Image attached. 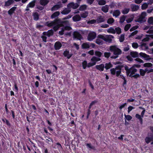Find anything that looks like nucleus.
<instances>
[{
  "label": "nucleus",
  "instance_id": "obj_1",
  "mask_svg": "<svg viewBox=\"0 0 153 153\" xmlns=\"http://www.w3.org/2000/svg\"><path fill=\"white\" fill-rule=\"evenodd\" d=\"M56 23L59 24L61 27H63L62 28L65 30H71V27L69 26L70 25L69 21L68 20H64L62 19L57 18L56 19Z\"/></svg>",
  "mask_w": 153,
  "mask_h": 153
},
{
  "label": "nucleus",
  "instance_id": "obj_2",
  "mask_svg": "<svg viewBox=\"0 0 153 153\" xmlns=\"http://www.w3.org/2000/svg\"><path fill=\"white\" fill-rule=\"evenodd\" d=\"M110 50L111 52H113L114 55H113L111 57L112 59H115L118 57V56L122 53L121 50L117 47L115 45H112L110 47Z\"/></svg>",
  "mask_w": 153,
  "mask_h": 153
},
{
  "label": "nucleus",
  "instance_id": "obj_3",
  "mask_svg": "<svg viewBox=\"0 0 153 153\" xmlns=\"http://www.w3.org/2000/svg\"><path fill=\"white\" fill-rule=\"evenodd\" d=\"M125 70L126 71V75L127 76L132 77L133 74L137 71V70L135 68H133V67H131L130 68L126 65L124 66Z\"/></svg>",
  "mask_w": 153,
  "mask_h": 153
},
{
  "label": "nucleus",
  "instance_id": "obj_4",
  "mask_svg": "<svg viewBox=\"0 0 153 153\" xmlns=\"http://www.w3.org/2000/svg\"><path fill=\"white\" fill-rule=\"evenodd\" d=\"M45 25L48 27L54 26L53 29L55 31L57 30L61 27L59 24L56 23V19L51 22H47L45 23Z\"/></svg>",
  "mask_w": 153,
  "mask_h": 153
},
{
  "label": "nucleus",
  "instance_id": "obj_5",
  "mask_svg": "<svg viewBox=\"0 0 153 153\" xmlns=\"http://www.w3.org/2000/svg\"><path fill=\"white\" fill-rule=\"evenodd\" d=\"M97 34L94 32H90L87 36V39L88 41H91L96 37Z\"/></svg>",
  "mask_w": 153,
  "mask_h": 153
},
{
  "label": "nucleus",
  "instance_id": "obj_6",
  "mask_svg": "<svg viewBox=\"0 0 153 153\" xmlns=\"http://www.w3.org/2000/svg\"><path fill=\"white\" fill-rule=\"evenodd\" d=\"M79 4L77 3H74V2H71L67 5V7L68 9L71 8L73 9H76L79 6Z\"/></svg>",
  "mask_w": 153,
  "mask_h": 153
},
{
  "label": "nucleus",
  "instance_id": "obj_7",
  "mask_svg": "<svg viewBox=\"0 0 153 153\" xmlns=\"http://www.w3.org/2000/svg\"><path fill=\"white\" fill-rule=\"evenodd\" d=\"M124 67V66L123 65H117L116 66V67L115 68L116 70H119V71H116V76L117 77H118L119 76L121 72L122 69Z\"/></svg>",
  "mask_w": 153,
  "mask_h": 153
},
{
  "label": "nucleus",
  "instance_id": "obj_8",
  "mask_svg": "<svg viewBox=\"0 0 153 153\" xmlns=\"http://www.w3.org/2000/svg\"><path fill=\"white\" fill-rule=\"evenodd\" d=\"M114 36L111 35H106L105 36V38L104 41L108 43H111L112 42V39H114Z\"/></svg>",
  "mask_w": 153,
  "mask_h": 153
},
{
  "label": "nucleus",
  "instance_id": "obj_9",
  "mask_svg": "<svg viewBox=\"0 0 153 153\" xmlns=\"http://www.w3.org/2000/svg\"><path fill=\"white\" fill-rule=\"evenodd\" d=\"M146 15V13L145 12H143L141 13V15L137 19V22L139 23H142L143 22V19Z\"/></svg>",
  "mask_w": 153,
  "mask_h": 153
},
{
  "label": "nucleus",
  "instance_id": "obj_10",
  "mask_svg": "<svg viewBox=\"0 0 153 153\" xmlns=\"http://www.w3.org/2000/svg\"><path fill=\"white\" fill-rule=\"evenodd\" d=\"M73 36L74 38L79 40L82 39V36L78 32H75L73 34Z\"/></svg>",
  "mask_w": 153,
  "mask_h": 153
},
{
  "label": "nucleus",
  "instance_id": "obj_11",
  "mask_svg": "<svg viewBox=\"0 0 153 153\" xmlns=\"http://www.w3.org/2000/svg\"><path fill=\"white\" fill-rule=\"evenodd\" d=\"M139 55L141 57L144 58L145 60H149L150 59V58H149V55H147L145 53L140 52L139 53Z\"/></svg>",
  "mask_w": 153,
  "mask_h": 153
},
{
  "label": "nucleus",
  "instance_id": "obj_12",
  "mask_svg": "<svg viewBox=\"0 0 153 153\" xmlns=\"http://www.w3.org/2000/svg\"><path fill=\"white\" fill-rule=\"evenodd\" d=\"M53 31L52 29L48 30L47 32H44L43 33V34L44 36H47L49 37L53 35Z\"/></svg>",
  "mask_w": 153,
  "mask_h": 153
},
{
  "label": "nucleus",
  "instance_id": "obj_13",
  "mask_svg": "<svg viewBox=\"0 0 153 153\" xmlns=\"http://www.w3.org/2000/svg\"><path fill=\"white\" fill-rule=\"evenodd\" d=\"M62 46V44L59 41L56 42L54 45V48L55 50H59Z\"/></svg>",
  "mask_w": 153,
  "mask_h": 153
},
{
  "label": "nucleus",
  "instance_id": "obj_14",
  "mask_svg": "<svg viewBox=\"0 0 153 153\" xmlns=\"http://www.w3.org/2000/svg\"><path fill=\"white\" fill-rule=\"evenodd\" d=\"M63 55L65 57H66L68 59H69L72 56V53H70L68 51L66 50L64 51Z\"/></svg>",
  "mask_w": 153,
  "mask_h": 153
},
{
  "label": "nucleus",
  "instance_id": "obj_15",
  "mask_svg": "<svg viewBox=\"0 0 153 153\" xmlns=\"http://www.w3.org/2000/svg\"><path fill=\"white\" fill-rule=\"evenodd\" d=\"M95 68L96 69L100 71H103L104 70V64H101L99 65H96L95 66Z\"/></svg>",
  "mask_w": 153,
  "mask_h": 153
},
{
  "label": "nucleus",
  "instance_id": "obj_16",
  "mask_svg": "<svg viewBox=\"0 0 153 153\" xmlns=\"http://www.w3.org/2000/svg\"><path fill=\"white\" fill-rule=\"evenodd\" d=\"M131 9L132 11H136L139 9V6L136 4H133L131 5Z\"/></svg>",
  "mask_w": 153,
  "mask_h": 153
},
{
  "label": "nucleus",
  "instance_id": "obj_17",
  "mask_svg": "<svg viewBox=\"0 0 153 153\" xmlns=\"http://www.w3.org/2000/svg\"><path fill=\"white\" fill-rule=\"evenodd\" d=\"M62 7V4H56L53 6L51 8V10L53 11L56 10Z\"/></svg>",
  "mask_w": 153,
  "mask_h": 153
},
{
  "label": "nucleus",
  "instance_id": "obj_18",
  "mask_svg": "<svg viewBox=\"0 0 153 153\" xmlns=\"http://www.w3.org/2000/svg\"><path fill=\"white\" fill-rule=\"evenodd\" d=\"M89 42L84 43L82 45V49H87L89 48L90 46Z\"/></svg>",
  "mask_w": 153,
  "mask_h": 153
},
{
  "label": "nucleus",
  "instance_id": "obj_19",
  "mask_svg": "<svg viewBox=\"0 0 153 153\" xmlns=\"http://www.w3.org/2000/svg\"><path fill=\"white\" fill-rule=\"evenodd\" d=\"M36 2V0H33L29 3V4L27 5V7H33L35 5Z\"/></svg>",
  "mask_w": 153,
  "mask_h": 153
},
{
  "label": "nucleus",
  "instance_id": "obj_20",
  "mask_svg": "<svg viewBox=\"0 0 153 153\" xmlns=\"http://www.w3.org/2000/svg\"><path fill=\"white\" fill-rule=\"evenodd\" d=\"M105 20V19L104 17L102 16H99L97 19V22L98 23L103 22H104Z\"/></svg>",
  "mask_w": 153,
  "mask_h": 153
},
{
  "label": "nucleus",
  "instance_id": "obj_21",
  "mask_svg": "<svg viewBox=\"0 0 153 153\" xmlns=\"http://www.w3.org/2000/svg\"><path fill=\"white\" fill-rule=\"evenodd\" d=\"M17 7H13L11 8L8 11L9 15L11 16L14 13Z\"/></svg>",
  "mask_w": 153,
  "mask_h": 153
},
{
  "label": "nucleus",
  "instance_id": "obj_22",
  "mask_svg": "<svg viewBox=\"0 0 153 153\" xmlns=\"http://www.w3.org/2000/svg\"><path fill=\"white\" fill-rule=\"evenodd\" d=\"M109 10V6L108 5H106L102 7L101 10L105 13H106L108 12Z\"/></svg>",
  "mask_w": 153,
  "mask_h": 153
},
{
  "label": "nucleus",
  "instance_id": "obj_23",
  "mask_svg": "<svg viewBox=\"0 0 153 153\" xmlns=\"http://www.w3.org/2000/svg\"><path fill=\"white\" fill-rule=\"evenodd\" d=\"M113 67V65L111 62L106 63L104 65V68L106 70H108Z\"/></svg>",
  "mask_w": 153,
  "mask_h": 153
},
{
  "label": "nucleus",
  "instance_id": "obj_24",
  "mask_svg": "<svg viewBox=\"0 0 153 153\" xmlns=\"http://www.w3.org/2000/svg\"><path fill=\"white\" fill-rule=\"evenodd\" d=\"M73 20L74 22L79 21L81 20V17L79 15H76L73 17Z\"/></svg>",
  "mask_w": 153,
  "mask_h": 153
},
{
  "label": "nucleus",
  "instance_id": "obj_25",
  "mask_svg": "<svg viewBox=\"0 0 153 153\" xmlns=\"http://www.w3.org/2000/svg\"><path fill=\"white\" fill-rule=\"evenodd\" d=\"M14 2L13 0H8L5 2L4 6L5 7H7L10 6L11 4H13Z\"/></svg>",
  "mask_w": 153,
  "mask_h": 153
},
{
  "label": "nucleus",
  "instance_id": "obj_26",
  "mask_svg": "<svg viewBox=\"0 0 153 153\" xmlns=\"http://www.w3.org/2000/svg\"><path fill=\"white\" fill-rule=\"evenodd\" d=\"M71 10L66 8L64 9L62 11L61 13L63 15H67L70 12Z\"/></svg>",
  "mask_w": 153,
  "mask_h": 153
},
{
  "label": "nucleus",
  "instance_id": "obj_27",
  "mask_svg": "<svg viewBox=\"0 0 153 153\" xmlns=\"http://www.w3.org/2000/svg\"><path fill=\"white\" fill-rule=\"evenodd\" d=\"M101 60L100 58L99 57H97L95 56H93L91 59V61L92 62H94L95 63V64H96V62H97L100 61Z\"/></svg>",
  "mask_w": 153,
  "mask_h": 153
},
{
  "label": "nucleus",
  "instance_id": "obj_28",
  "mask_svg": "<svg viewBox=\"0 0 153 153\" xmlns=\"http://www.w3.org/2000/svg\"><path fill=\"white\" fill-rule=\"evenodd\" d=\"M60 14V12L59 11H56L52 14L51 16V19H53L58 16Z\"/></svg>",
  "mask_w": 153,
  "mask_h": 153
},
{
  "label": "nucleus",
  "instance_id": "obj_29",
  "mask_svg": "<svg viewBox=\"0 0 153 153\" xmlns=\"http://www.w3.org/2000/svg\"><path fill=\"white\" fill-rule=\"evenodd\" d=\"M49 1L47 0H40L39 3L41 5L45 6L48 3Z\"/></svg>",
  "mask_w": 153,
  "mask_h": 153
},
{
  "label": "nucleus",
  "instance_id": "obj_30",
  "mask_svg": "<svg viewBox=\"0 0 153 153\" xmlns=\"http://www.w3.org/2000/svg\"><path fill=\"white\" fill-rule=\"evenodd\" d=\"M130 55L133 58L137 57L139 56L138 53L136 51H132L131 52Z\"/></svg>",
  "mask_w": 153,
  "mask_h": 153
},
{
  "label": "nucleus",
  "instance_id": "obj_31",
  "mask_svg": "<svg viewBox=\"0 0 153 153\" xmlns=\"http://www.w3.org/2000/svg\"><path fill=\"white\" fill-rule=\"evenodd\" d=\"M107 31L109 33L115 34L116 33L115 30L113 27H111L108 29Z\"/></svg>",
  "mask_w": 153,
  "mask_h": 153
},
{
  "label": "nucleus",
  "instance_id": "obj_32",
  "mask_svg": "<svg viewBox=\"0 0 153 153\" xmlns=\"http://www.w3.org/2000/svg\"><path fill=\"white\" fill-rule=\"evenodd\" d=\"M120 12L119 10H114L113 13V16L116 17L118 16L120 14Z\"/></svg>",
  "mask_w": 153,
  "mask_h": 153
},
{
  "label": "nucleus",
  "instance_id": "obj_33",
  "mask_svg": "<svg viewBox=\"0 0 153 153\" xmlns=\"http://www.w3.org/2000/svg\"><path fill=\"white\" fill-rule=\"evenodd\" d=\"M87 148H89L91 149H93V150H95V147L94 146H92L91 143H87L86 145Z\"/></svg>",
  "mask_w": 153,
  "mask_h": 153
},
{
  "label": "nucleus",
  "instance_id": "obj_34",
  "mask_svg": "<svg viewBox=\"0 0 153 153\" xmlns=\"http://www.w3.org/2000/svg\"><path fill=\"white\" fill-rule=\"evenodd\" d=\"M140 47L143 50H147L148 48V47L145 43H143L140 45Z\"/></svg>",
  "mask_w": 153,
  "mask_h": 153
},
{
  "label": "nucleus",
  "instance_id": "obj_35",
  "mask_svg": "<svg viewBox=\"0 0 153 153\" xmlns=\"http://www.w3.org/2000/svg\"><path fill=\"white\" fill-rule=\"evenodd\" d=\"M147 22L149 25H153V17H149L148 19Z\"/></svg>",
  "mask_w": 153,
  "mask_h": 153
},
{
  "label": "nucleus",
  "instance_id": "obj_36",
  "mask_svg": "<svg viewBox=\"0 0 153 153\" xmlns=\"http://www.w3.org/2000/svg\"><path fill=\"white\" fill-rule=\"evenodd\" d=\"M98 2L99 5H105L106 4V1L105 0H100L98 1Z\"/></svg>",
  "mask_w": 153,
  "mask_h": 153
},
{
  "label": "nucleus",
  "instance_id": "obj_37",
  "mask_svg": "<svg viewBox=\"0 0 153 153\" xmlns=\"http://www.w3.org/2000/svg\"><path fill=\"white\" fill-rule=\"evenodd\" d=\"M102 55V52L98 51H96L95 52V55L98 57H100Z\"/></svg>",
  "mask_w": 153,
  "mask_h": 153
},
{
  "label": "nucleus",
  "instance_id": "obj_38",
  "mask_svg": "<svg viewBox=\"0 0 153 153\" xmlns=\"http://www.w3.org/2000/svg\"><path fill=\"white\" fill-rule=\"evenodd\" d=\"M143 66L145 67H151L153 66V64L151 63L147 62L144 64Z\"/></svg>",
  "mask_w": 153,
  "mask_h": 153
},
{
  "label": "nucleus",
  "instance_id": "obj_39",
  "mask_svg": "<svg viewBox=\"0 0 153 153\" xmlns=\"http://www.w3.org/2000/svg\"><path fill=\"white\" fill-rule=\"evenodd\" d=\"M82 66L83 68L85 69L86 68V67H87V62L86 60H84L82 63Z\"/></svg>",
  "mask_w": 153,
  "mask_h": 153
},
{
  "label": "nucleus",
  "instance_id": "obj_40",
  "mask_svg": "<svg viewBox=\"0 0 153 153\" xmlns=\"http://www.w3.org/2000/svg\"><path fill=\"white\" fill-rule=\"evenodd\" d=\"M126 18V17L124 15H123L122 16H121L120 18V23L121 24L123 23L125 21Z\"/></svg>",
  "mask_w": 153,
  "mask_h": 153
},
{
  "label": "nucleus",
  "instance_id": "obj_41",
  "mask_svg": "<svg viewBox=\"0 0 153 153\" xmlns=\"http://www.w3.org/2000/svg\"><path fill=\"white\" fill-rule=\"evenodd\" d=\"M88 15V13L87 11H85V13L81 14V17L84 18H86Z\"/></svg>",
  "mask_w": 153,
  "mask_h": 153
},
{
  "label": "nucleus",
  "instance_id": "obj_42",
  "mask_svg": "<svg viewBox=\"0 0 153 153\" xmlns=\"http://www.w3.org/2000/svg\"><path fill=\"white\" fill-rule=\"evenodd\" d=\"M148 3H146L143 4L141 6V9L143 10H145L148 7Z\"/></svg>",
  "mask_w": 153,
  "mask_h": 153
},
{
  "label": "nucleus",
  "instance_id": "obj_43",
  "mask_svg": "<svg viewBox=\"0 0 153 153\" xmlns=\"http://www.w3.org/2000/svg\"><path fill=\"white\" fill-rule=\"evenodd\" d=\"M95 42L99 45H102L103 44V41L99 39H97L96 40Z\"/></svg>",
  "mask_w": 153,
  "mask_h": 153
},
{
  "label": "nucleus",
  "instance_id": "obj_44",
  "mask_svg": "<svg viewBox=\"0 0 153 153\" xmlns=\"http://www.w3.org/2000/svg\"><path fill=\"white\" fill-rule=\"evenodd\" d=\"M153 138L151 137H146L145 140L146 143H149L151 141H152Z\"/></svg>",
  "mask_w": 153,
  "mask_h": 153
},
{
  "label": "nucleus",
  "instance_id": "obj_45",
  "mask_svg": "<svg viewBox=\"0 0 153 153\" xmlns=\"http://www.w3.org/2000/svg\"><path fill=\"white\" fill-rule=\"evenodd\" d=\"M87 6L86 5H81L79 8V10L80 11H83L85 10L87 8Z\"/></svg>",
  "mask_w": 153,
  "mask_h": 153
},
{
  "label": "nucleus",
  "instance_id": "obj_46",
  "mask_svg": "<svg viewBox=\"0 0 153 153\" xmlns=\"http://www.w3.org/2000/svg\"><path fill=\"white\" fill-rule=\"evenodd\" d=\"M34 19L36 21L38 20L39 19V15L37 13H35L33 14Z\"/></svg>",
  "mask_w": 153,
  "mask_h": 153
},
{
  "label": "nucleus",
  "instance_id": "obj_47",
  "mask_svg": "<svg viewBox=\"0 0 153 153\" xmlns=\"http://www.w3.org/2000/svg\"><path fill=\"white\" fill-rule=\"evenodd\" d=\"M115 30L116 32L117 33L119 34L121 33V29L119 27H117L115 28Z\"/></svg>",
  "mask_w": 153,
  "mask_h": 153
},
{
  "label": "nucleus",
  "instance_id": "obj_48",
  "mask_svg": "<svg viewBox=\"0 0 153 153\" xmlns=\"http://www.w3.org/2000/svg\"><path fill=\"white\" fill-rule=\"evenodd\" d=\"M110 71L112 75H115V74H116V69H115V68H111Z\"/></svg>",
  "mask_w": 153,
  "mask_h": 153
},
{
  "label": "nucleus",
  "instance_id": "obj_49",
  "mask_svg": "<svg viewBox=\"0 0 153 153\" xmlns=\"http://www.w3.org/2000/svg\"><path fill=\"white\" fill-rule=\"evenodd\" d=\"M114 22V20L113 18H110L108 19L107 21V22L109 24H112Z\"/></svg>",
  "mask_w": 153,
  "mask_h": 153
},
{
  "label": "nucleus",
  "instance_id": "obj_50",
  "mask_svg": "<svg viewBox=\"0 0 153 153\" xmlns=\"http://www.w3.org/2000/svg\"><path fill=\"white\" fill-rule=\"evenodd\" d=\"M125 35L124 34H121L119 38V41L120 42H123L124 40Z\"/></svg>",
  "mask_w": 153,
  "mask_h": 153
},
{
  "label": "nucleus",
  "instance_id": "obj_51",
  "mask_svg": "<svg viewBox=\"0 0 153 153\" xmlns=\"http://www.w3.org/2000/svg\"><path fill=\"white\" fill-rule=\"evenodd\" d=\"M140 75L142 76H144L146 74L144 70L142 69H140Z\"/></svg>",
  "mask_w": 153,
  "mask_h": 153
},
{
  "label": "nucleus",
  "instance_id": "obj_52",
  "mask_svg": "<svg viewBox=\"0 0 153 153\" xmlns=\"http://www.w3.org/2000/svg\"><path fill=\"white\" fill-rule=\"evenodd\" d=\"M124 116L125 118L128 121L130 120L132 118V117L129 115H126L125 114Z\"/></svg>",
  "mask_w": 153,
  "mask_h": 153
},
{
  "label": "nucleus",
  "instance_id": "obj_53",
  "mask_svg": "<svg viewBox=\"0 0 153 153\" xmlns=\"http://www.w3.org/2000/svg\"><path fill=\"white\" fill-rule=\"evenodd\" d=\"M131 26V25L130 24H126L124 27V30L125 31H128Z\"/></svg>",
  "mask_w": 153,
  "mask_h": 153
},
{
  "label": "nucleus",
  "instance_id": "obj_54",
  "mask_svg": "<svg viewBox=\"0 0 153 153\" xmlns=\"http://www.w3.org/2000/svg\"><path fill=\"white\" fill-rule=\"evenodd\" d=\"M56 145H57V148L59 150H62L63 149L62 146L59 143H57Z\"/></svg>",
  "mask_w": 153,
  "mask_h": 153
},
{
  "label": "nucleus",
  "instance_id": "obj_55",
  "mask_svg": "<svg viewBox=\"0 0 153 153\" xmlns=\"http://www.w3.org/2000/svg\"><path fill=\"white\" fill-rule=\"evenodd\" d=\"M138 33V31L135 30L134 32H132L131 34L129 36V38L131 37L134 35H136Z\"/></svg>",
  "mask_w": 153,
  "mask_h": 153
},
{
  "label": "nucleus",
  "instance_id": "obj_56",
  "mask_svg": "<svg viewBox=\"0 0 153 153\" xmlns=\"http://www.w3.org/2000/svg\"><path fill=\"white\" fill-rule=\"evenodd\" d=\"M129 11V8H125L122 11V13L124 14H126L128 13Z\"/></svg>",
  "mask_w": 153,
  "mask_h": 153
},
{
  "label": "nucleus",
  "instance_id": "obj_57",
  "mask_svg": "<svg viewBox=\"0 0 153 153\" xmlns=\"http://www.w3.org/2000/svg\"><path fill=\"white\" fill-rule=\"evenodd\" d=\"M153 29V26H151L149 30L146 32V33L149 34H152L153 33V30L152 29Z\"/></svg>",
  "mask_w": 153,
  "mask_h": 153
},
{
  "label": "nucleus",
  "instance_id": "obj_58",
  "mask_svg": "<svg viewBox=\"0 0 153 153\" xmlns=\"http://www.w3.org/2000/svg\"><path fill=\"white\" fill-rule=\"evenodd\" d=\"M110 52H105L104 53V56L107 58H108L111 55Z\"/></svg>",
  "mask_w": 153,
  "mask_h": 153
},
{
  "label": "nucleus",
  "instance_id": "obj_59",
  "mask_svg": "<svg viewBox=\"0 0 153 153\" xmlns=\"http://www.w3.org/2000/svg\"><path fill=\"white\" fill-rule=\"evenodd\" d=\"M14 89H13V90L16 92H18L19 91V89L17 86V85L16 83H15L14 84Z\"/></svg>",
  "mask_w": 153,
  "mask_h": 153
},
{
  "label": "nucleus",
  "instance_id": "obj_60",
  "mask_svg": "<svg viewBox=\"0 0 153 153\" xmlns=\"http://www.w3.org/2000/svg\"><path fill=\"white\" fill-rule=\"evenodd\" d=\"M135 108V107H133L131 106H130L128 107V114H129L130 112L133 109H134Z\"/></svg>",
  "mask_w": 153,
  "mask_h": 153
},
{
  "label": "nucleus",
  "instance_id": "obj_61",
  "mask_svg": "<svg viewBox=\"0 0 153 153\" xmlns=\"http://www.w3.org/2000/svg\"><path fill=\"white\" fill-rule=\"evenodd\" d=\"M132 46L133 48L136 49L138 47V45L137 43L133 42L132 44Z\"/></svg>",
  "mask_w": 153,
  "mask_h": 153
},
{
  "label": "nucleus",
  "instance_id": "obj_62",
  "mask_svg": "<svg viewBox=\"0 0 153 153\" xmlns=\"http://www.w3.org/2000/svg\"><path fill=\"white\" fill-rule=\"evenodd\" d=\"M139 27L137 25H136L132 27L130 30V31L131 32L132 31L137 29Z\"/></svg>",
  "mask_w": 153,
  "mask_h": 153
},
{
  "label": "nucleus",
  "instance_id": "obj_63",
  "mask_svg": "<svg viewBox=\"0 0 153 153\" xmlns=\"http://www.w3.org/2000/svg\"><path fill=\"white\" fill-rule=\"evenodd\" d=\"M95 65V63L92 62H89L87 64V67L88 68H90L92 66Z\"/></svg>",
  "mask_w": 153,
  "mask_h": 153
},
{
  "label": "nucleus",
  "instance_id": "obj_64",
  "mask_svg": "<svg viewBox=\"0 0 153 153\" xmlns=\"http://www.w3.org/2000/svg\"><path fill=\"white\" fill-rule=\"evenodd\" d=\"M140 108L141 109H143V110L142 111L141 114V116L142 117V118L143 117L144 115V114L145 113V112L146 111V110L144 108L141 107H140Z\"/></svg>",
  "mask_w": 153,
  "mask_h": 153
}]
</instances>
